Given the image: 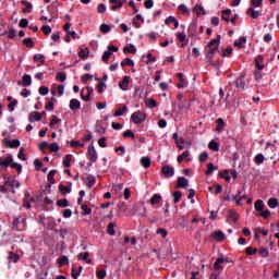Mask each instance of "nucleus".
Wrapping results in <instances>:
<instances>
[{
  "label": "nucleus",
  "mask_w": 279,
  "mask_h": 279,
  "mask_svg": "<svg viewBox=\"0 0 279 279\" xmlns=\"http://www.w3.org/2000/svg\"><path fill=\"white\" fill-rule=\"evenodd\" d=\"M147 119V116L143 111H135L131 116V121L135 123V125H140V123H143Z\"/></svg>",
  "instance_id": "2"
},
{
  "label": "nucleus",
  "mask_w": 279,
  "mask_h": 279,
  "mask_svg": "<svg viewBox=\"0 0 279 279\" xmlns=\"http://www.w3.org/2000/svg\"><path fill=\"white\" fill-rule=\"evenodd\" d=\"M246 14L248 16H252L253 19H258L259 16H263V13H260V11L254 10V8L247 9Z\"/></svg>",
  "instance_id": "18"
},
{
  "label": "nucleus",
  "mask_w": 279,
  "mask_h": 279,
  "mask_svg": "<svg viewBox=\"0 0 279 279\" xmlns=\"http://www.w3.org/2000/svg\"><path fill=\"white\" fill-rule=\"evenodd\" d=\"M220 43H221V35H218L217 38L211 39V40L207 44V48H208V49H219Z\"/></svg>",
  "instance_id": "6"
},
{
  "label": "nucleus",
  "mask_w": 279,
  "mask_h": 279,
  "mask_svg": "<svg viewBox=\"0 0 279 279\" xmlns=\"http://www.w3.org/2000/svg\"><path fill=\"white\" fill-rule=\"evenodd\" d=\"M87 158L89 162H97L99 155H97V150L95 149V145L90 144L87 148Z\"/></svg>",
  "instance_id": "3"
},
{
  "label": "nucleus",
  "mask_w": 279,
  "mask_h": 279,
  "mask_svg": "<svg viewBox=\"0 0 279 279\" xmlns=\"http://www.w3.org/2000/svg\"><path fill=\"white\" fill-rule=\"evenodd\" d=\"M114 226H117L114 222H110L107 227V232L110 234V236H114V234H117L114 231Z\"/></svg>",
  "instance_id": "41"
},
{
  "label": "nucleus",
  "mask_w": 279,
  "mask_h": 279,
  "mask_svg": "<svg viewBox=\"0 0 279 279\" xmlns=\"http://www.w3.org/2000/svg\"><path fill=\"white\" fill-rule=\"evenodd\" d=\"M23 5H25V8L23 9L24 14H28L29 12H32V8H34V5L28 2L27 0L22 1Z\"/></svg>",
  "instance_id": "28"
},
{
  "label": "nucleus",
  "mask_w": 279,
  "mask_h": 279,
  "mask_svg": "<svg viewBox=\"0 0 279 279\" xmlns=\"http://www.w3.org/2000/svg\"><path fill=\"white\" fill-rule=\"evenodd\" d=\"M121 66H134V61L130 58H125L122 62H121Z\"/></svg>",
  "instance_id": "51"
},
{
  "label": "nucleus",
  "mask_w": 279,
  "mask_h": 279,
  "mask_svg": "<svg viewBox=\"0 0 279 279\" xmlns=\"http://www.w3.org/2000/svg\"><path fill=\"white\" fill-rule=\"evenodd\" d=\"M27 228V218L23 217H16L13 220V229L16 230V232H23V230H26Z\"/></svg>",
  "instance_id": "1"
},
{
  "label": "nucleus",
  "mask_w": 279,
  "mask_h": 279,
  "mask_svg": "<svg viewBox=\"0 0 279 279\" xmlns=\"http://www.w3.org/2000/svg\"><path fill=\"white\" fill-rule=\"evenodd\" d=\"M82 108V102L73 98L70 100V110H80Z\"/></svg>",
  "instance_id": "17"
},
{
  "label": "nucleus",
  "mask_w": 279,
  "mask_h": 279,
  "mask_svg": "<svg viewBox=\"0 0 279 279\" xmlns=\"http://www.w3.org/2000/svg\"><path fill=\"white\" fill-rule=\"evenodd\" d=\"M123 112H128V106H123L122 108H118L113 114V117H123Z\"/></svg>",
  "instance_id": "42"
},
{
  "label": "nucleus",
  "mask_w": 279,
  "mask_h": 279,
  "mask_svg": "<svg viewBox=\"0 0 279 279\" xmlns=\"http://www.w3.org/2000/svg\"><path fill=\"white\" fill-rule=\"evenodd\" d=\"M245 43H247V37H240L239 40L234 41V47H238V49H243V45H245Z\"/></svg>",
  "instance_id": "20"
},
{
  "label": "nucleus",
  "mask_w": 279,
  "mask_h": 279,
  "mask_svg": "<svg viewBox=\"0 0 279 279\" xmlns=\"http://www.w3.org/2000/svg\"><path fill=\"white\" fill-rule=\"evenodd\" d=\"M219 167L215 166L214 163H208L207 165V170H206V175H213L214 171H217Z\"/></svg>",
  "instance_id": "30"
},
{
  "label": "nucleus",
  "mask_w": 279,
  "mask_h": 279,
  "mask_svg": "<svg viewBox=\"0 0 279 279\" xmlns=\"http://www.w3.org/2000/svg\"><path fill=\"white\" fill-rule=\"evenodd\" d=\"M110 56H112V52L109 50H106L101 57L102 62H108L110 60Z\"/></svg>",
  "instance_id": "55"
},
{
  "label": "nucleus",
  "mask_w": 279,
  "mask_h": 279,
  "mask_svg": "<svg viewBox=\"0 0 279 279\" xmlns=\"http://www.w3.org/2000/svg\"><path fill=\"white\" fill-rule=\"evenodd\" d=\"M187 158H189V150H185L182 153V155L178 156L177 160H178V162H182V160H185Z\"/></svg>",
  "instance_id": "58"
},
{
  "label": "nucleus",
  "mask_w": 279,
  "mask_h": 279,
  "mask_svg": "<svg viewBox=\"0 0 279 279\" xmlns=\"http://www.w3.org/2000/svg\"><path fill=\"white\" fill-rule=\"evenodd\" d=\"M162 199V196L160 194H154L150 198V204L153 206H156V204H160V201Z\"/></svg>",
  "instance_id": "33"
},
{
  "label": "nucleus",
  "mask_w": 279,
  "mask_h": 279,
  "mask_svg": "<svg viewBox=\"0 0 279 279\" xmlns=\"http://www.w3.org/2000/svg\"><path fill=\"white\" fill-rule=\"evenodd\" d=\"M34 62H40L37 64V66H43L45 64V57L40 53H37L33 57Z\"/></svg>",
  "instance_id": "23"
},
{
  "label": "nucleus",
  "mask_w": 279,
  "mask_h": 279,
  "mask_svg": "<svg viewBox=\"0 0 279 279\" xmlns=\"http://www.w3.org/2000/svg\"><path fill=\"white\" fill-rule=\"evenodd\" d=\"M211 238L215 240V241H226V234L223 233V231H214L211 233Z\"/></svg>",
  "instance_id": "11"
},
{
  "label": "nucleus",
  "mask_w": 279,
  "mask_h": 279,
  "mask_svg": "<svg viewBox=\"0 0 279 279\" xmlns=\"http://www.w3.org/2000/svg\"><path fill=\"white\" fill-rule=\"evenodd\" d=\"M223 263H228V259H226L223 257H218L214 264V269H216V271L223 269V267L221 266V265H223Z\"/></svg>",
  "instance_id": "14"
},
{
  "label": "nucleus",
  "mask_w": 279,
  "mask_h": 279,
  "mask_svg": "<svg viewBox=\"0 0 279 279\" xmlns=\"http://www.w3.org/2000/svg\"><path fill=\"white\" fill-rule=\"evenodd\" d=\"M78 57L82 58L83 60H86V58H88V49L84 50L81 48L78 52Z\"/></svg>",
  "instance_id": "60"
},
{
  "label": "nucleus",
  "mask_w": 279,
  "mask_h": 279,
  "mask_svg": "<svg viewBox=\"0 0 279 279\" xmlns=\"http://www.w3.org/2000/svg\"><path fill=\"white\" fill-rule=\"evenodd\" d=\"M217 51H219V49H217V48H209V50L206 53L207 60H213V58L215 57V53H217Z\"/></svg>",
  "instance_id": "38"
},
{
  "label": "nucleus",
  "mask_w": 279,
  "mask_h": 279,
  "mask_svg": "<svg viewBox=\"0 0 279 279\" xmlns=\"http://www.w3.org/2000/svg\"><path fill=\"white\" fill-rule=\"evenodd\" d=\"M141 165H142V167H144V169H149V167H151V158L142 157L141 158Z\"/></svg>",
  "instance_id": "21"
},
{
  "label": "nucleus",
  "mask_w": 279,
  "mask_h": 279,
  "mask_svg": "<svg viewBox=\"0 0 279 279\" xmlns=\"http://www.w3.org/2000/svg\"><path fill=\"white\" fill-rule=\"evenodd\" d=\"M235 88H242V90H245V74H242L235 80Z\"/></svg>",
  "instance_id": "13"
},
{
  "label": "nucleus",
  "mask_w": 279,
  "mask_h": 279,
  "mask_svg": "<svg viewBox=\"0 0 279 279\" xmlns=\"http://www.w3.org/2000/svg\"><path fill=\"white\" fill-rule=\"evenodd\" d=\"M57 206L59 208H68L69 206V201L66 198H63V199H58L57 201Z\"/></svg>",
  "instance_id": "39"
},
{
  "label": "nucleus",
  "mask_w": 279,
  "mask_h": 279,
  "mask_svg": "<svg viewBox=\"0 0 279 279\" xmlns=\"http://www.w3.org/2000/svg\"><path fill=\"white\" fill-rule=\"evenodd\" d=\"M61 122H62V120L58 119V116H52V119H51L49 125L51 129H54L56 125H58V123H61Z\"/></svg>",
  "instance_id": "44"
},
{
  "label": "nucleus",
  "mask_w": 279,
  "mask_h": 279,
  "mask_svg": "<svg viewBox=\"0 0 279 279\" xmlns=\"http://www.w3.org/2000/svg\"><path fill=\"white\" fill-rule=\"evenodd\" d=\"M29 123H34V121H43V114L38 111H32L28 116Z\"/></svg>",
  "instance_id": "8"
},
{
  "label": "nucleus",
  "mask_w": 279,
  "mask_h": 279,
  "mask_svg": "<svg viewBox=\"0 0 279 279\" xmlns=\"http://www.w3.org/2000/svg\"><path fill=\"white\" fill-rule=\"evenodd\" d=\"M255 210H257L258 213L265 210V203L262 199L255 202Z\"/></svg>",
  "instance_id": "32"
},
{
  "label": "nucleus",
  "mask_w": 279,
  "mask_h": 279,
  "mask_svg": "<svg viewBox=\"0 0 279 279\" xmlns=\"http://www.w3.org/2000/svg\"><path fill=\"white\" fill-rule=\"evenodd\" d=\"M57 101L56 97H52L45 106V109L48 110V112H51L53 110V102Z\"/></svg>",
  "instance_id": "36"
},
{
  "label": "nucleus",
  "mask_w": 279,
  "mask_h": 279,
  "mask_svg": "<svg viewBox=\"0 0 279 279\" xmlns=\"http://www.w3.org/2000/svg\"><path fill=\"white\" fill-rule=\"evenodd\" d=\"M216 123H217V132H222L223 131V128H226V122L223 121V119L219 118L216 120Z\"/></svg>",
  "instance_id": "31"
},
{
  "label": "nucleus",
  "mask_w": 279,
  "mask_h": 279,
  "mask_svg": "<svg viewBox=\"0 0 279 279\" xmlns=\"http://www.w3.org/2000/svg\"><path fill=\"white\" fill-rule=\"evenodd\" d=\"M189 180L184 177H179L177 181V189H187Z\"/></svg>",
  "instance_id": "9"
},
{
  "label": "nucleus",
  "mask_w": 279,
  "mask_h": 279,
  "mask_svg": "<svg viewBox=\"0 0 279 279\" xmlns=\"http://www.w3.org/2000/svg\"><path fill=\"white\" fill-rule=\"evenodd\" d=\"M119 88H121V90H128V88H130V76H124L122 78L119 83Z\"/></svg>",
  "instance_id": "12"
},
{
  "label": "nucleus",
  "mask_w": 279,
  "mask_h": 279,
  "mask_svg": "<svg viewBox=\"0 0 279 279\" xmlns=\"http://www.w3.org/2000/svg\"><path fill=\"white\" fill-rule=\"evenodd\" d=\"M8 38L10 40H12L13 38H16V29H14L13 27L9 28Z\"/></svg>",
  "instance_id": "57"
},
{
  "label": "nucleus",
  "mask_w": 279,
  "mask_h": 279,
  "mask_svg": "<svg viewBox=\"0 0 279 279\" xmlns=\"http://www.w3.org/2000/svg\"><path fill=\"white\" fill-rule=\"evenodd\" d=\"M269 208H276V206H279L278 198H270L268 201Z\"/></svg>",
  "instance_id": "56"
},
{
  "label": "nucleus",
  "mask_w": 279,
  "mask_h": 279,
  "mask_svg": "<svg viewBox=\"0 0 279 279\" xmlns=\"http://www.w3.org/2000/svg\"><path fill=\"white\" fill-rule=\"evenodd\" d=\"M59 267H64V265H69V257L68 256H61L58 258Z\"/></svg>",
  "instance_id": "40"
},
{
  "label": "nucleus",
  "mask_w": 279,
  "mask_h": 279,
  "mask_svg": "<svg viewBox=\"0 0 279 279\" xmlns=\"http://www.w3.org/2000/svg\"><path fill=\"white\" fill-rule=\"evenodd\" d=\"M81 210H83L82 215H93V209L88 208L86 204L81 206Z\"/></svg>",
  "instance_id": "50"
},
{
  "label": "nucleus",
  "mask_w": 279,
  "mask_h": 279,
  "mask_svg": "<svg viewBox=\"0 0 279 279\" xmlns=\"http://www.w3.org/2000/svg\"><path fill=\"white\" fill-rule=\"evenodd\" d=\"M4 186H10L11 189H13L12 193H16L14 191V189H20L21 187V182H19L17 180H14V179H12V180L9 179L4 182Z\"/></svg>",
  "instance_id": "7"
},
{
  "label": "nucleus",
  "mask_w": 279,
  "mask_h": 279,
  "mask_svg": "<svg viewBox=\"0 0 279 279\" xmlns=\"http://www.w3.org/2000/svg\"><path fill=\"white\" fill-rule=\"evenodd\" d=\"M57 80H59V82H66V74L63 72H59L57 74Z\"/></svg>",
  "instance_id": "63"
},
{
  "label": "nucleus",
  "mask_w": 279,
  "mask_h": 279,
  "mask_svg": "<svg viewBox=\"0 0 279 279\" xmlns=\"http://www.w3.org/2000/svg\"><path fill=\"white\" fill-rule=\"evenodd\" d=\"M23 43L28 49L34 48V40L32 38H25Z\"/></svg>",
  "instance_id": "54"
},
{
  "label": "nucleus",
  "mask_w": 279,
  "mask_h": 279,
  "mask_svg": "<svg viewBox=\"0 0 279 279\" xmlns=\"http://www.w3.org/2000/svg\"><path fill=\"white\" fill-rule=\"evenodd\" d=\"M161 173L165 178H173V175H175V169L171 166H163L161 168Z\"/></svg>",
  "instance_id": "5"
},
{
  "label": "nucleus",
  "mask_w": 279,
  "mask_h": 279,
  "mask_svg": "<svg viewBox=\"0 0 279 279\" xmlns=\"http://www.w3.org/2000/svg\"><path fill=\"white\" fill-rule=\"evenodd\" d=\"M56 173L57 171L56 170H51L49 173H48V182H49V185L48 187L51 189V185L56 184V179H53L56 177Z\"/></svg>",
  "instance_id": "19"
},
{
  "label": "nucleus",
  "mask_w": 279,
  "mask_h": 279,
  "mask_svg": "<svg viewBox=\"0 0 279 279\" xmlns=\"http://www.w3.org/2000/svg\"><path fill=\"white\" fill-rule=\"evenodd\" d=\"M110 25H108V24H101L100 25V32L102 33V34H108L109 32H110Z\"/></svg>",
  "instance_id": "61"
},
{
  "label": "nucleus",
  "mask_w": 279,
  "mask_h": 279,
  "mask_svg": "<svg viewBox=\"0 0 279 279\" xmlns=\"http://www.w3.org/2000/svg\"><path fill=\"white\" fill-rule=\"evenodd\" d=\"M22 84H23V86H32V75L25 74L22 77Z\"/></svg>",
  "instance_id": "29"
},
{
  "label": "nucleus",
  "mask_w": 279,
  "mask_h": 279,
  "mask_svg": "<svg viewBox=\"0 0 279 279\" xmlns=\"http://www.w3.org/2000/svg\"><path fill=\"white\" fill-rule=\"evenodd\" d=\"M264 162H265V156H263V154H257L255 156V163L263 165Z\"/></svg>",
  "instance_id": "52"
},
{
  "label": "nucleus",
  "mask_w": 279,
  "mask_h": 279,
  "mask_svg": "<svg viewBox=\"0 0 279 279\" xmlns=\"http://www.w3.org/2000/svg\"><path fill=\"white\" fill-rule=\"evenodd\" d=\"M124 53H136V47L134 45L125 46Z\"/></svg>",
  "instance_id": "46"
},
{
  "label": "nucleus",
  "mask_w": 279,
  "mask_h": 279,
  "mask_svg": "<svg viewBox=\"0 0 279 279\" xmlns=\"http://www.w3.org/2000/svg\"><path fill=\"white\" fill-rule=\"evenodd\" d=\"M255 66L258 71H263L265 69V64H263V57L255 59Z\"/></svg>",
  "instance_id": "34"
},
{
  "label": "nucleus",
  "mask_w": 279,
  "mask_h": 279,
  "mask_svg": "<svg viewBox=\"0 0 279 279\" xmlns=\"http://www.w3.org/2000/svg\"><path fill=\"white\" fill-rule=\"evenodd\" d=\"M230 14H232V10L226 9L222 11V21H226V23H230Z\"/></svg>",
  "instance_id": "25"
},
{
  "label": "nucleus",
  "mask_w": 279,
  "mask_h": 279,
  "mask_svg": "<svg viewBox=\"0 0 279 279\" xmlns=\"http://www.w3.org/2000/svg\"><path fill=\"white\" fill-rule=\"evenodd\" d=\"M88 256H90V254H88V252L80 253V254H78V260H85V263H87L88 265H90V263H93V260H92V259H88Z\"/></svg>",
  "instance_id": "27"
},
{
  "label": "nucleus",
  "mask_w": 279,
  "mask_h": 279,
  "mask_svg": "<svg viewBox=\"0 0 279 279\" xmlns=\"http://www.w3.org/2000/svg\"><path fill=\"white\" fill-rule=\"evenodd\" d=\"M109 3H117L111 5L110 10L112 12H117V10H121V8H123V1L121 0H109Z\"/></svg>",
  "instance_id": "15"
},
{
  "label": "nucleus",
  "mask_w": 279,
  "mask_h": 279,
  "mask_svg": "<svg viewBox=\"0 0 279 279\" xmlns=\"http://www.w3.org/2000/svg\"><path fill=\"white\" fill-rule=\"evenodd\" d=\"M106 10H107L106 4L104 3L98 4L97 7L98 14H106Z\"/></svg>",
  "instance_id": "62"
},
{
  "label": "nucleus",
  "mask_w": 279,
  "mask_h": 279,
  "mask_svg": "<svg viewBox=\"0 0 279 279\" xmlns=\"http://www.w3.org/2000/svg\"><path fill=\"white\" fill-rule=\"evenodd\" d=\"M4 143L8 147H10V149H16L21 147V141L19 140H12V141L5 140Z\"/></svg>",
  "instance_id": "10"
},
{
  "label": "nucleus",
  "mask_w": 279,
  "mask_h": 279,
  "mask_svg": "<svg viewBox=\"0 0 279 279\" xmlns=\"http://www.w3.org/2000/svg\"><path fill=\"white\" fill-rule=\"evenodd\" d=\"M63 29L65 32V43H71V38L75 39L77 38V33L75 32H69V29H71V22H68L64 26H63Z\"/></svg>",
  "instance_id": "4"
},
{
  "label": "nucleus",
  "mask_w": 279,
  "mask_h": 279,
  "mask_svg": "<svg viewBox=\"0 0 279 279\" xmlns=\"http://www.w3.org/2000/svg\"><path fill=\"white\" fill-rule=\"evenodd\" d=\"M172 196L174 197V204H179L180 199H182V192L175 191L172 193Z\"/></svg>",
  "instance_id": "47"
},
{
  "label": "nucleus",
  "mask_w": 279,
  "mask_h": 279,
  "mask_svg": "<svg viewBox=\"0 0 279 279\" xmlns=\"http://www.w3.org/2000/svg\"><path fill=\"white\" fill-rule=\"evenodd\" d=\"M178 11L180 14H186V16H191V11L189 10V8H186V4H180L178 7Z\"/></svg>",
  "instance_id": "24"
},
{
  "label": "nucleus",
  "mask_w": 279,
  "mask_h": 279,
  "mask_svg": "<svg viewBox=\"0 0 279 279\" xmlns=\"http://www.w3.org/2000/svg\"><path fill=\"white\" fill-rule=\"evenodd\" d=\"M59 191H61L62 193H71V187L60 184L59 185Z\"/></svg>",
  "instance_id": "64"
},
{
  "label": "nucleus",
  "mask_w": 279,
  "mask_h": 279,
  "mask_svg": "<svg viewBox=\"0 0 279 279\" xmlns=\"http://www.w3.org/2000/svg\"><path fill=\"white\" fill-rule=\"evenodd\" d=\"M49 150L56 154L57 151L60 150V146H58V143H52L49 145Z\"/></svg>",
  "instance_id": "59"
},
{
  "label": "nucleus",
  "mask_w": 279,
  "mask_h": 279,
  "mask_svg": "<svg viewBox=\"0 0 279 279\" xmlns=\"http://www.w3.org/2000/svg\"><path fill=\"white\" fill-rule=\"evenodd\" d=\"M208 147L211 151H219V143L215 141L209 142Z\"/></svg>",
  "instance_id": "45"
},
{
  "label": "nucleus",
  "mask_w": 279,
  "mask_h": 279,
  "mask_svg": "<svg viewBox=\"0 0 279 279\" xmlns=\"http://www.w3.org/2000/svg\"><path fill=\"white\" fill-rule=\"evenodd\" d=\"M14 161V159L12 158V155H9L5 159L0 158V167H9L10 165H12V162Z\"/></svg>",
  "instance_id": "16"
},
{
  "label": "nucleus",
  "mask_w": 279,
  "mask_h": 279,
  "mask_svg": "<svg viewBox=\"0 0 279 279\" xmlns=\"http://www.w3.org/2000/svg\"><path fill=\"white\" fill-rule=\"evenodd\" d=\"M245 252H246L247 256H254V255L258 254V250L254 248L252 246L246 247Z\"/></svg>",
  "instance_id": "48"
},
{
  "label": "nucleus",
  "mask_w": 279,
  "mask_h": 279,
  "mask_svg": "<svg viewBox=\"0 0 279 279\" xmlns=\"http://www.w3.org/2000/svg\"><path fill=\"white\" fill-rule=\"evenodd\" d=\"M228 217H229V219L234 221V223H236V221H239V214L236 211H234V209H230L228 211Z\"/></svg>",
  "instance_id": "26"
},
{
  "label": "nucleus",
  "mask_w": 279,
  "mask_h": 279,
  "mask_svg": "<svg viewBox=\"0 0 279 279\" xmlns=\"http://www.w3.org/2000/svg\"><path fill=\"white\" fill-rule=\"evenodd\" d=\"M20 256L19 254L14 253V252H9V260H12V263H16L17 260H20Z\"/></svg>",
  "instance_id": "49"
},
{
  "label": "nucleus",
  "mask_w": 279,
  "mask_h": 279,
  "mask_svg": "<svg viewBox=\"0 0 279 279\" xmlns=\"http://www.w3.org/2000/svg\"><path fill=\"white\" fill-rule=\"evenodd\" d=\"M95 184H97V179L95 178V175L89 174L87 177V189H93V186H95Z\"/></svg>",
  "instance_id": "22"
},
{
  "label": "nucleus",
  "mask_w": 279,
  "mask_h": 279,
  "mask_svg": "<svg viewBox=\"0 0 279 279\" xmlns=\"http://www.w3.org/2000/svg\"><path fill=\"white\" fill-rule=\"evenodd\" d=\"M193 12H195L197 16L206 14V11L204 10V7H202V4H196V7L193 9Z\"/></svg>",
  "instance_id": "35"
},
{
  "label": "nucleus",
  "mask_w": 279,
  "mask_h": 279,
  "mask_svg": "<svg viewBox=\"0 0 279 279\" xmlns=\"http://www.w3.org/2000/svg\"><path fill=\"white\" fill-rule=\"evenodd\" d=\"M146 106H147V108H157L158 107V102L156 100L149 98L146 101Z\"/></svg>",
  "instance_id": "53"
},
{
  "label": "nucleus",
  "mask_w": 279,
  "mask_h": 279,
  "mask_svg": "<svg viewBox=\"0 0 279 279\" xmlns=\"http://www.w3.org/2000/svg\"><path fill=\"white\" fill-rule=\"evenodd\" d=\"M71 160H73V155H66L63 158V167L69 169V167H71Z\"/></svg>",
  "instance_id": "37"
},
{
  "label": "nucleus",
  "mask_w": 279,
  "mask_h": 279,
  "mask_svg": "<svg viewBox=\"0 0 279 279\" xmlns=\"http://www.w3.org/2000/svg\"><path fill=\"white\" fill-rule=\"evenodd\" d=\"M259 256L262 258H268L269 257V248L267 247H260L259 248Z\"/></svg>",
  "instance_id": "43"
}]
</instances>
